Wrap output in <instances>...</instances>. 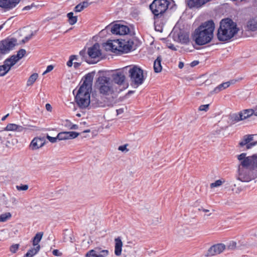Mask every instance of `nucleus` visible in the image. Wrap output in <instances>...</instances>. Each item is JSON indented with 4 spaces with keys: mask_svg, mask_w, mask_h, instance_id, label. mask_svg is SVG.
Returning <instances> with one entry per match:
<instances>
[{
    "mask_svg": "<svg viewBox=\"0 0 257 257\" xmlns=\"http://www.w3.org/2000/svg\"><path fill=\"white\" fill-rule=\"evenodd\" d=\"M93 76L94 74L92 73H88L85 75L83 82L75 96L76 102L82 108H86L90 104L94 107L102 106V103L96 99H92L90 100Z\"/></svg>",
    "mask_w": 257,
    "mask_h": 257,
    "instance_id": "obj_1",
    "label": "nucleus"
},
{
    "mask_svg": "<svg viewBox=\"0 0 257 257\" xmlns=\"http://www.w3.org/2000/svg\"><path fill=\"white\" fill-rule=\"evenodd\" d=\"M214 28L212 21L204 22L195 29L192 35L193 40L199 46L209 43L213 39Z\"/></svg>",
    "mask_w": 257,
    "mask_h": 257,
    "instance_id": "obj_2",
    "label": "nucleus"
},
{
    "mask_svg": "<svg viewBox=\"0 0 257 257\" xmlns=\"http://www.w3.org/2000/svg\"><path fill=\"white\" fill-rule=\"evenodd\" d=\"M236 24L230 19H223L220 22L217 37L220 41H227L238 32Z\"/></svg>",
    "mask_w": 257,
    "mask_h": 257,
    "instance_id": "obj_3",
    "label": "nucleus"
},
{
    "mask_svg": "<svg viewBox=\"0 0 257 257\" xmlns=\"http://www.w3.org/2000/svg\"><path fill=\"white\" fill-rule=\"evenodd\" d=\"M96 85L99 92L104 95L113 97V95L118 92L110 78L106 76L99 77L96 81Z\"/></svg>",
    "mask_w": 257,
    "mask_h": 257,
    "instance_id": "obj_4",
    "label": "nucleus"
},
{
    "mask_svg": "<svg viewBox=\"0 0 257 257\" xmlns=\"http://www.w3.org/2000/svg\"><path fill=\"white\" fill-rule=\"evenodd\" d=\"M128 71L131 84L137 87L142 84L145 79L144 71L137 65L128 66L125 68Z\"/></svg>",
    "mask_w": 257,
    "mask_h": 257,
    "instance_id": "obj_5",
    "label": "nucleus"
},
{
    "mask_svg": "<svg viewBox=\"0 0 257 257\" xmlns=\"http://www.w3.org/2000/svg\"><path fill=\"white\" fill-rule=\"evenodd\" d=\"M169 0H154L150 6V9L154 15V19L159 18L168 9Z\"/></svg>",
    "mask_w": 257,
    "mask_h": 257,
    "instance_id": "obj_6",
    "label": "nucleus"
},
{
    "mask_svg": "<svg viewBox=\"0 0 257 257\" xmlns=\"http://www.w3.org/2000/svg\"><path fill=\"white\" fill-rule=\"evenodd\" d=\"M252 168H238L237 179L248 182L254 178Z\"/></svg>",
    "mask_w": 257,
    "mask_h": 257,
    "instance_id": "obj_7",
    "label": "nucleus"
},
{
    "mask_svg": "<svg viewBox=\"0 0 257 257\" xmlns=\"http://www.w3.org/2000/svg\"><path fill=\"white\" fill-rule=\"evenodd\" d=\"M245 153H242L237 156V159L240 163L238 168H252L251 165L253 163L255 164L254 161L255 155L246 157Z\"/></svg>",
    "mask_w": 257,
    "mask_h": 257,
    "instance_id": "obj_8",
    "label": "nucleus"
},
{
    "mask_svg": "<svg viewBox=\"0 0 257 257\" xmlns=\"http://www.w3.org/2000/svg\"><path fill=\"white\" fill-rule=\"evenodd\" d=\"M17 43L14 39H8L0 42V52L5 54L13 49Z\"/></svg>",
    "mask_w": 257,
    "mask_h": 257,
    "instance_id": "obj_9",
    "label": "nucleus"
},
{
    "mask_svg": "<svg viewBox=\"0 0 257 257\" xmlns=\"http://www.w3.org/2000/svg\"><path fill=\"white\" fill-rule=\"evenodd\" d=\"M109 254L107 249H103L101 247H96L88 251L86 254V257H106Z\"/></svg>",
    "mask_w": 257,
    "mask_h": 257,
    "instance_id": "obj_10",
    "label": "nucleus"
},
{
    "mask_svg": "<svg viewBox=\"0 0 257 257\" xmlns=\"http://www.w3.org/2000/svg\"><path fill=\"white\" fill-rule=\"evenodd\" d=\"M110 31L113 34L125 35L129 33L130 29L126 26L116 24L110 28Z\"/></svg>",
    "mask_w": 257,
    "mask_h": 257,
    "instance_id": "obj_11",
    "label": "nucleus"
},
{
    "mask_svg": "<svg viewBox=\"0 0 257 257\" xmlns=\"http://www.w3.org/2000/svg\"><path fill=\"white\" fill-rule=\"evenodd\" d=\"M120 40L108 41L105 44V49L111 52L119 54L121 53Z\"/></svg>",
    "mask_w": 257,
    "mask_h": 257,
    "instance_id": "obj_12",
    "label": "nucleus"
},
{
    "mask_svg": "<svg viewBox=\"0 0 257 257\" xmlns=\"http://www.w3.org/2000/svg\"><path fill=\"white\" fill-rule=\"evenodd\" d=\"M87 54L89 57L92 59L99 58L101 55L100 46L98 43H95L93 46L89 48L87 50Z\"/></svg>",
    "mask_w": 257,
    "mask_h": 257,
    "instance_id": "obj_13",
    "label": "nucleus"
},
{
    "mask_svg": "<svg viewBox=\"0 0 257 257\" xmlns=\"http://www.w3.org/2000/svg\"><path fill=\"white\" fill-rule=\"evenodd\" d=\"M20 0H0V7L9 11L15 8Z\"/></svg>",
    "mask_w": 257,
    "mask_h": 257,
    "instance_id": "obj_14",
    "label": "nucleus"
},
{
    "mask_svg": "<svg viewBox=\"0 0 257 257\" xmlns=\"http://www.w3.org/2000/svg\"><path fill=\"white\" fill-rule=\"evenodd\" d=\"M121 53H127L133 49L134 41L132 39H120Z\"/></svg>",
    "mask_w": 257,
    "mask_h": 257,
    "instance_id": "obj_15",
    "label": "nucleus"
},
{
    "mask_svg": "<svg viewBox=\"0 0 257 257\" xmlns=\"http://www.w3.org/2000/svg\"><path fill=\"white\" fill-rule=\"evenodd\" d=\"M253 135L244 136L242 140L239 143L240 146H246V149H249L254 146L257 144V142L250 143V141L253 140Z\"/></svg>",
    "mask_w": 257,
    "mask_h": 257,
    "instance_id": "obj_16",
    "label": "nucleus"
},
{
    "mask_svg": "<svg viewBox=\"0 0 257 257\" xmlns=\"http://www.w3.org/2000/svg\"><path fill=\"white\" fill-rule=\"evenodd\" d=\"M225 245L223 243H219L212 246L208 250V254L210 256H213L219 254L224 250Z\"/></svg>",
    "mask_w": 257,
    "mask_h": 257,
    "instance_id": "obj_17",
    "label": "nucleus"
},
{
    "mask_svg": "<svg viewBox=\"0 0 257 257\" xmlns=\"http://www.w3.org/2000/svg\"><path fill=\"white\" fill-rule=\"evenodd\" d=\"M26 53V51L24 49H21L18 52L17 55L12 56L8 60L11 61V63L14 66L20 59L25 56Z\"/></svg>",
    "mask_w": 257,
    "mask_h": 257,
    "instance_id": "obj_18",
    "label": "nucleus"
},
{
    "mask_svg": "<svg viewBox=\"0 0 257 257\" xmlns=\"http://www.w3.org/2000/svg\"><path fill=\"white\" fill-rule=\"evenodd\" d=\"M45 141L43 139L35 138L31 142L30 147L33 150H37L44 146Z\"/></svg>",
    "mask_w": 257,
    "mask_h": 257,
    "instance_id": "obj_19",
    "label": "nucleus"
},
{
    "mask_svg": "<svg viewBox=\"0 0 257 257\" xmlns=\"http://www.w3.org/2000/svg\"><path fill=\"white\" fill-rule=\"evenodd\" d=\"M13 66V65L11 63V61L9 60L8 59H6L4 65L0 66V76L6 75Z\"/></svg>",
    "mask_w": 257,
    "mask_h": 257,
    "instance_id": "obj_20",
    "label": "nucleus"
},
{
    "mask_svg": "<svg viewBox=\"0 0 257 257\" xmlns=\"http://www.w3.org/2000/svg\"><path fill=\"white\" fill-rule=\"evenodd\" d=\"M207 3V0H188L187 4L190 8H199Z\"/></svg>",
    "mask_w": 257,
    "mask_h": 257,
    "instance_id": "obj_21",
    "label": "nucleus"
},
{
    "mask_svg": "<svg viewBox=\"0 0 257 257\" xmlns=\"http://www.w3.org/2000/svg\"><path fill=\"white\" fill-rule=\"evenodd\" d=\"M115 246L114 253L116 256H120L121 254L122 242L120 237L114 239Z\"/></svg>",
    "mask_w": 257,
    "mask_h": 257,
    "instance_id": "obj_22",
    "label": "nucleus"
},
{
    "mask_svg": "<svg viewBox=\"0 0 257 257\" xmlns=\"http://www.w3.org/2000/svg\"><path fill=\"white\" fill-rule=\"evenodd\" d=\"M112 79L115 83L121 85L125 80V76L122 72H116L112 75Z\"/></svg>",
    "mask_w": 257,
    "mask_h": 257,
    "instance_id": "obj_23",
    "label": "nucleus"
},
{
    "mask_svg": "<svg viewBox=\"0 0 257 257\" xmlns=\"http://www.w3.org/2000/svg\"><path fill=\"white\" fill-rule=\"evenodd\" d=\"M246 27L249 31H257V17L250 19L247 23Z\"/></svg>",
    "mask_w": 257,
    "mask_h": 257,
    "instance_id": "obj_24",
    "label": "nucleus"
},
{
    "mask_svg": "<svg viewBox=\"0 0 257 257\" xmlns=\"http://www.w3.org/2000/svg\"><path fill=\"white\" fill-rule=\"evenodd\" d=\"M233 81H227L224 83H221V84L219 85L217 87H216L214 90L210 92L211 94L214 93H217L227 88L228 87L231 83H233Z\"/></svg>",
    "mask_w": 257,
    "mask_h": 257,
    "instance_id": "obj_25",
    "label": "nucleus"
},
{
    "mask_svg": "<svg viewBox=\"0 0 257 257\" xmlns=\"http://www.w3.org/2000/svg\"><path fill=\"white\" fill-rule=\"evenodd\" d=\"M162 58L161 56H158L157 59L155 60L154 63V70L155 72L159 73L162 70V67L161 65V62Z\"/></svg>",
    "mask_w": 257,
    "mask_h": 257,
    "instance_id": "obj_26",
    "label": "nucleus"
},
{
    "mask_svg": "<svg viewBox=\"0 0 257 257\" xmlns=\"http://www.w3.org/2000/svg\"><path fill=\"white\" fill-rule=\"evenodd\" d=\"M7 131H18L22 132L24 130V127L21 125H19L14 123H9L4 129Z\"/></svg>",
    "mask_w": 257,
    "mask_h": 257,
    "instance_id": "obj_27",
    "label": "nucleus"
},
{
    "mask_svg": "<svg viewBox=\"0 0 257 257\" xmlns=\"http://www.w3.org/2000/svg\"><path fill=\"white\" fill-rule=\"evenodd\" d=\"M241 115H242V120L245 119L253 114L254 115V110L253 109H244L240 112Z\"/></svg>",
    "mask_w": 257,
    "mask_h": 257,
    "instance_id": "obj_28",
    "label": "nucleus"
},
{
    "mask_svg": "<svg viewBox=\"0 0 257 257\" xmlns=\"http://www.w3.org/2000/svg\"><path fill=\"white\" fill-rule=\"evenodd\" d=\"M43 234L44 233L43 232H39L36 234L32 241L33 246H37L38 245H40L39 243L42 239Z\"/></svg>",
    "mask_w": 257,
    "mask_h": 257,
    "instance_id": "obj_29",
    "label": "nucleus"
},
{
    "mask_svg": "<svg viewBox=\"0 0 257 257\" xmlns=\"http://www.w3.org/2000/svg\"><path fill=\"white\" fill-rule=\"evenodd\" d=\"M34 247L33 248H31L29 249L26 254L25 255L26 257H33L34 255H35L39 250L40 249V246H34Z\"/></svg>",
    "mask_w": 257,
    "mask_h": 257,
    "instance_id": "obj_30",
    "label": "nucleus"
},
{
    "mask_svg": "<svg viewBox=\"0 0 257 257\" xmlns=\"http://www.w3.org/2000/svg\"><path fill=\"white\" fill-rule=\"evenodd\" d=\"M38 77V74L36 73H33L32 74L30 77L29 78L27 85V86H31L33 84V83L35 82L37 79Z\"/></svg>",
    "mask_w": 257,
    "mask_h": 257,
    "instance_id": "obj_31",
    "label": "nucleus"
},
{
    "mask_svg": "<svg viewBox=\"0 0 257 257\" xmlns=\"http://www.w3.org/2000/svg\"><path fill=\"white\" fill-rule=\"evenodd\" d=\"M67 17L69 19V23L70 25H74L77 22V17L73 16V13L72 12L69 13L67 14Z\"/></svg>",
    "mask_w": 257,
    "mask_h": 257,
    "instance_id": "obj_32",
    "label": "nucleus"
},
{
    "mask_svg": "<svg viewBox=\"0 0 257 257\" xmlns=\"http://www.w3.org/2000/svg\"><path fill=\"white\" fill-rule=\"evenodd\" d=\"M87 54V52H86V50L83 49L80 51L79 54L82 57L83 59L85 60L86 62H87L88 63L91 64V63H96V61H90L87 60V57L86 56V54Z\"/></svg>",
    "mask_w": 257,
    "mask_h": 257,
    "instance_id": "obj_33",
    "label": "nucleus"
},
{
    "mask_svg": "<svg viewBox=\"0 0 257 257\" xmlns=\"http://www.w3.org/2000/svg\"><path fill=\"white\" fill-rule=\"evenodd\" d=\"M65 125L69 130H77L78 126L77 124H72L69 120H66Z\"/></svg>",
    "mask_w": 257,
    "mask_h": 257,
    "instance_id": "obj_34",
    "label": "nucleus"
},
{
    "mask_svg": "<svg viewBox=\"0 0 257 257\" xmlns=\"http://www.w3.org/2000/svg\"><path fill=\"white\" fill-rule=\"evenodd\" d=\"M67 134H68L67 132H63L59 133L57 135V138H58V140L61 141V140H68Z\"/></svg>",
    "mask_w": 257,
    "mask_h": 257,
    "instance_id": "obj_35",
    "label": "nucleus"
},
{
    "mask_svg": "<svg viewBox=\"0 0 257 257\" xmlns=\"http://www.w3.org/2000/svg\"><path fill=\"white\" fill-rule=\"evenodd\" d=\"M242 115H241L240 112L238 113H235L232 114L231 118L233 121L235 122H238L242 120Z\"/></svg>",
    "mask_w": 257,
    "mask_h": 257,
    "instance_id": "obj_36",
    "label": "nucleus"
},
{
    "mask_svg": "<svg viewBox=\"0 0 257 257\" xmlns=\"http://www.w3.org/2000/svg\"><path fill=\"white\" fill-rule=\"evenodd\" d=\"M11 217V214L9 212L2 214L0 215V222H5L10 218Z\"/></svg>",
    "mask_w": 257,
    "mask_h": 257,
    "instance_id": "obj_37",
    "label": "nucleus"
},
{
    "mask_svg": "<svg viewBox=\"0 0 257 257\" xmlns=\"http://www.w3.org/2000/svg\"><path fill=\"white\" fill-rule=\"evenodd\" d=\"M179 39L180 42L183 44H186L189 42V37L187 35H179Z\"/></svg>",
    "mask_w": 257,
    "mask_h": 257,
    "instance_id": "obj_38",
    "label": "nucleus"
},
{
    "mask_svg": "<svg viewBox=\"0 0 257 257\" xmlns=\"http://www.w3.org/2000/svg\"><path fill=\"white\" fill-rule=\"evenodd\" d=\"M67 133L68 140L75 139L79 135V133L75 132H67Z\"/></svg>",
    "mask_w": 257,
    "mask_h": 257,
    "instance_id": "obj_39",
    "label": "nucleus"
},
{
    "mask_svg": "<svg viewBox=\"0 0 257 257\" xmlns=\"http://www.w3.org/2000/svg\"><path fill=\"white\" fill-rule=\"evenodd\" d=\"M236 247V242L234 241H230L227 245V248L228 249L233 250Z\"/></svg>",
    "mask_w": 257,
    "mask_h": 257,
    "instance_id": "obj_40",
    "label": "nucleus"
},
{
    "mask_svg": "<svg viewBox=\"0 0 257 257\" xmlns=\"http://www.w3.org/2000/svg\"><path fill=\"white\" fill-rule=\"evenodd\" d=\"M222 184V182L220 180H218L215 182L212 183L210 184L211 188L217 187L221 186Z\"/></svg>",
    "mask_w": 257,
    "mask_h": 257,
    "instance_id": "obj_41",
    "label": "nucleus"
},
{
    "mask_svg": "<svg viewBox=\"0 0 257 257\" xmlns=\"http://www.w3.org/2000/svg\"><path fill=\"white\" fill-rule=\"evenodd\" d=\"M29 186L28 185H21L20 186H16V188L19 191H26L28 189Z\"/></svg>",
    "mask_w": 257,
    "mask_h": 257,
    "instance_id": "obj_42",
    "label": "nucleus"
},
{
    "mask_svg": "<svg viewBox=\"0 0 257 257\" xmlns=\"http://www.w3.org/2000/svg\"><path fill=\"white\" fill-rule=\"evenodd\" d=\"M128 144H125L124 145L119 146L118 150L122 152H127L129 150L127 149Z\"/></svg>",
    "mask_w": 257,
    "mask_h": 257,
    "instance_id": "obj_43",
    "label": "nucleus"
},
{
    "mask_svg": "<svg viewBox=\"0 0 257 257\" xmlns=\"http://www.w3.org/2000/svg\"><path fill=\"white\" fill-rule=\"evenodd\" d=\"M19 247V244H13L10 247V251L13 253H15L18 250Z\"/></svg>",
    "mask_w": 257,
    "mask_h": 257,
    "instance_id": "obj_44",
    "label": "nucleus"
},
{
    "mask_svg": "<svg viewBox=\"0 0 257 257\" xmlns=\"http://www.w3.org/2000/svg\"><path fill=\"white\" fill-rule=\"evenodd\" d=\"M209 104L201 105L199 107V110L206 111L209 109Z\"/></svg>",
    "mask_w": 257,
    "mask_h": 257,
    "instance_id": "obj_45",
    "label": "nucleus"
},
{
    "mask_svg": "<svg viewBox=\"0 0 257 257\" xmlns=\"http://www.w3.org/2000/svg\"><path fill=\"white\" fill-rule=\"evenodd\" d=\"M34 35L33 33H32L30 35L26 36L22 40V43H25L27 42L28 41H29L32 37V36Z\"/></svg>",
    "mask_w": 257,
    "mask_h": 257,
    "instance_id": "obj_46",
    "label": "nucleus"
},
{
    "mask_svg": "<svg viewBox=\"0 0 257 257\" xmlns=\"http://www.w3.org/2000/svg\"><path fill=\"white\" fill-rule=\"evenodd\" d=\"M47 139L52 143H55L57 142V141L58 140V138H57V136L56 137H52L49 136H47Z\"/></svg>",
    "mask_w": 257,
    "mask_h": 257,
    "instance_id": "obj_47",
    "label": "nucleus"
},
{
    "mask_svg": "<svg viewBox=\"0 0 257 257\" xmlns=\"http://www.w3.org/2000/svg\"><path fill=\"white\" fill-rule=\"evenodd\" d=\"M54 68V66L52 65H48L46 68V70L43 72V75H45L46 73L51 71Z\"/></svg>",
    "mask_w": 257,
    "mask_h": 257,
    "instance_id": "obj_48",
    "label": "nucleus"
},
{
    "mask_svg": "<svg viewBox=\"0 0 257 257\" xmlns=\"http://www.w3.org/2000/svg\"><path fill=\"white\" fill-rule=\"evenodd\" d=\"M52 253L54 255L56 256H61L62 255V253L60 252L58 249H54L52 251Z\"/></svg>",
    "mask_w": 257,
    "mask_h": 257,
    "instance_id": "obj_49",
    "label": "nucleus"
},
{
    "mask_svg": "<svg viewBox=\"0 0 257 257\" xmlns=\"http://www.w3.org/2000/svg\"><path fill=\"white\" fill-rule=\"evenodd\" d=\"M75 56H70L69 60L67 62V65L68 67H71L73 64V61L74 60Z\"/></svg>",
    "mask_w": 257,
    "mask_h": 257,
    "instance_id": "obj_50",
    "label": "nucleus"
},
{
    "mask_svg": "<svg viewBox=\"0 0 257 257\" xmlns=\"http://www.w3.org/2000/svg\"><path fill=\"white\" fill-rule=\"evenodd\" d=\"M83 10L80 4H79L75 7V11L76 12H80Z\"/></svg>",
    "mask_w": 257,
    "mask_h": 257,
    "instance_id": "obj_51",
    "label": "nucleus"
},
{
    "mask_svg": "<svg viewBox=\"0 0 257 257\" xmlns=\"http://www.w3.org/2000/svg\"><path fill=\"white\" fill-rule=\"evenodd\" d=\"M80 4L83 9L89 6V3L87 1L83 2L82 3H80Z\"/></svg>",
    "mask_w": 257,
    "mask_h": 257,
    "instance_id": "obj_52",
    "label": "nucleus"
},
{
    "mask_svg": "<svg viewBox=\"0 0 257 257\" xmlns=\"http://www.w3.org/2000/svg\"><path fill=\"white\" fill-rule=\"evenodd\" d=\"M198 64H199V61L195 60L191 63L190 66L191 67H194V66L197 65Z\"/></svg>",
    "mask_w": 257,
    "mask_h": 257,
    "instance_id": "obj_53",
    "label": "nucleus"
},
{
    "mask_svg": "<svg viewBox=\"0 0 257 257\" xmlns=\"http://www.w3.org/2000/svg\"><path fill=\"white\" fill-rule=\"evenodd\" d=\"M46 108L48 111H51L52 107L50 104L47 103L46 104Z\"/></svg>",
    "mask_w": 257,
    "mask_h": 257,
    "instance_id": "obj_54",
    "label": "nucleus"
},
{
    "mask_svg": "<svg viewBox=\"0 0 257 257\" xmlns=\"http://www.w3.org/2000/svg\"><path fill=\"white\" fill-rule=\"evenodd\" d=\"M32 7V6H26L25 8H23V10L24 11L29 10H30L31 9Z\"/></svg>",
    "mask_w": 257,
    "mask_h": 257,
    "instance_id": "obj_55",
    "label": "nucleus"
},
{
    "mask_svg": "<svg viewBox=\"0 0 257 257\" xmlns=\"http://www.w3.org/2000/svg\"><path fill=\"white\" fill-rule=\"evenodd\" d=\"M80 65V63L78 62H74V66L75 68H77Z\"/></svg>",
    "mask_w": 257,
    "mask_h": 257,
    "instance_id": "obj_56",
    "label": "nucleus"
},
{
    "mask_svg": "<svg viewBox=\"0 0 257 257\" xmlns=\"http://www.w3.org/2000/svg\"><path fill=\"white\" fill-rule=\"evenodd\" d=\"M178 67L179 68L182 69L184 67V63L182 62H180L179 63Z\"/></svg>",
    "mask_w": 257,
    "mask_h": 257,
    "instance_id": "obj_57",
    "label": "nucleus"
},
{
    "mask_svg": "<svg viewBox=\"0 0 257 257\" xmlns=\"http://www.w3.org/2000/svg\"><path fill=\"white\" fill-rule=\"evenodd\" d=\"M9 115V114L8 113L7 114H6V115L4 116L2 118V121H4L6 120V119L7 118V117Z\"/></svg>",
    "mask_w": 257,
    "mask_h": 257,
    "instance_id": "obj_58",
    "label": "nucleus"
},
{
    "mask_svg": "<svg viewBox=\"0 0 257 257\" xmlns=\"http://www.w3.org/2000/svg\"><path fill=\"white\" fill-rule=\"evenodd\" d=\"M199 210H202V211H203L204 212H209V210L205 209H204V208L199 209Z\"/></svg>",
    "mask_w": 257,
    "mask_h": 257,
    "instance_id": "obj_59",
    "label": "nucleus"
},
{
    "mask_svg": "<svg viewBox=\"0 0 257 257\" xmlns=\"http://www.w3.org/2000/svg\"><path fill=\"white\" fill-rule=\"evenodd\" d=\"M117 114L121 113L122 112V109L116 110Z\"/></svg>",
    "mask_w": 257,
    "mask_h": 257,
    "instance_id": "obj_60",
    "label": "nucleus"
},
{
    "mask_svg": "<svg viewBox=\"0 0 257 257\" xmlns=\"http://www.w3.org/2000/svg\"><path fill=\"white\" fill-rule=\"evenodd\" d=\"M169 48L173 50H176V49L173 46H170Z\"/></svg>",
    "mask_w": 257,
    "mask_h": 257,
    "instance_id": "obj_61",
    "label": "nucleus"
},
{
    "mask_svg": "<svg viewBox=\"0 0 257 257\" xmlns=\"http://www.w3.org/2000/svg\"><path fill=\"white\" fill-rule=\"evenodd\" d=\"M90 130H86L83 132V133H89Z\"/></svg>",
    "mask_w": 257,
    "mask_h": 257,
    "instance_id": "obj_62",
    "label": "nucleus"
},
{
    "mask_svg": "<svg viewBox=\"0 0 257 257\" xmlns=\"http://www.w3.org/2000/svg\"><path fill=\"white\" fill-rule=\"evenodd\" d=\"M71 56H75L74 60H77V56L76 55H71Z\"/></svg>",
    "mask_w": 257,
    "mask_h": 257,
    "instance_id": "obj_63",
    "label": "nucleus"
},
{
    "mask_svg": "<svg viewBox=\"0 0 257 257\" xmlns=\"http://www.w3.org/2000/svg\"><path fill=\"white\" fill-rule=\"evenodd\" d=\"M254 115L257 116V111L256 112H254Z\"/></svg>",
    "mask_w": 257,
    "mask_h": 257,
    "instance_id": "obj_64",
    "label": "nucleus"
}]
</instances>
